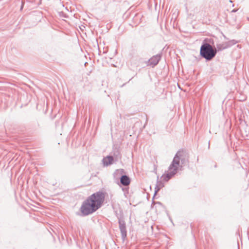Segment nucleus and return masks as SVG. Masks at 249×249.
Returning <instances> with one entry per match:
<instances>
[{"label": "nucleus", "mask_w": 249, "mask_h": 249, "mask_svg": "<svg viewBox=\"0 0 249 249\" xmlns=\"http://www.w3.org/2000/svg\"><path fill=\"white\" fill-rule=\"evenodd\" d=\"M164 186V183L161 181L159 180V177L157 180V183L155 187V193L153 198L156 194Z\"/></svg>", "instance_id": "7"}, {"label": "nucleus", "mask_w": 249, "mask_h": 249, "mask_svg": "<svg viewBox=\"0 0 249 249\" xmlns=\"http://www.w3.org/2000/svg\"><path fill=\"white\" fill-rule=\"evenodd\" d=\"M125 174V172L124 169H117L113 173V177L116 179L119 178L122 185L124 186H127L130 183V178Z\"/></svg>", "instance_id": "4"}, {"label": "nucleus", "mask_w": 249, "mask_h": 249, "mask_svg": "<svg viewBox=\"0 0 249 249\" xmlns=\"http://www.w3.org/2000/svg\"><path fill=\"white\" fill-rule=\"evenodd\" d=\"M23 8V6L22 5L21 7V9H22Z\"/></svg>", "instance_id": "15"}, {"label": "nucleus", "mask_w": 249, "mask_h": 249, "mask_svg": "<svg viewBox=\"0 0 249 249\" xmlns=\"http://www.w3.org/2000/svg\"><path fill=\"white\" fill-rule=\"evenodd\" d=\"M230 2H231V3H232V0H230Z\"/></svg>", "instance_id": "14"}, {"label": "nucleus", "mask_w": 249, "mask_h": 249, "mask_svg": "<svg viewBox=\"0 0 249 249\" xmlns=\"http://www.w3.org/2000/svg\"><path fill=\"white\" fill-rule=\"evenodd\" d=\"M236 11H237V10L233 9V10H232V11H231V12H236Z\"/></svg>", "instance_id": "12"}, {"label": "nucleus", "mask_w": 249, "mask_h": 249, "mask_svg": "<svg viewBox=\"0 0 249 249\" xmlns=\"http://www.w3.org/2000/svg\"><path fill=\"white\" fill-rule=\"evenodd\" d=\"M161 53H159L152 56L147 61V66H151L153 68L154 67L159 63L161 59Z\"/></svg>", "instance_id": "6"}, {"label": "nucleus", "mask_w": 249, "mask_h": 249, "mask_svg": "<svg viewBox=\"0 0 249 249\" xmlns=\"http://www.w3.org/2000/svg\"><path fill=\"white\" fill-rule=\"evenodd\" d=\"M113 158L112 156H107L103 159V162L105 166H108L113 163Z\"/></svg>", "instance_id": "8"}, {"label": "nucleus", "mask_w": 249, "mask_h": 249, "mask_svg": "<svg viewBox=\"0 0 249 249\" xmlns=\"http://www.w3.org/2000/svg\"><path fill=\"white\" fill-rule=\"evenodd\" d=\"M216 167H217L216 164H215V165H214V167H215V168H216Z\"/></svg>", "instance_id": "13"}, {"label": "nucleus", "mask_w": 249, "mask_h": 249, "mask_svg": "<svg viewBox=\"0 0 249 249\" xmlns=\"http://www.w3.org/2000/svg\"><path fill=\"white\" fill-rule=\"evenodd\" d=\"M229 48V46L228 45L227 42H223L222 43L217 44L216 45L217 51H222L224 49Z\"/></svg>", "instance_id": "9"}, {"label": "nucleus", "mask_w": 249, "mask_h": 249, "mask_svg": "<svg viewBox=\"0 0 249 249\" xmlns=\"http://www.w3.org/2000/svg\"><path fill=\"white\" fill-rule=\"evenodd\" d=\"M188 154L185 151H178L168 168V172L161 176L163 180L168 181L173 178L177 173L179 168L181 169L188 163Z\"/></svg>", "instance_id": "2"}, {"label": "nucleus", "mask_w": 249, "mask_h": 249, "mask_svg": "<svg viewBox=\"0 0 249 249\" xmlns=\"http://www.w3.org/2000/svg\"><path fill=\"white\" fill-rule=\"evenodd\" d=\"M118 223L119 224V229L121 231L122 239L123 241H124L127 235L125 222L123 219H119Z\"/></svg>", "instance_id": "5"}, {"label": "nucleus", "mask_w": 249, "mask_h": 249, "mask_svg": "<svg viewBox=\"0 0 249 249\" xmlns=\"http://www.w3.org/2000/svg\"><path fill=\"white\" fill-rule=\"evenodd\" d=\"M104 193L97 192L87 198L83 203L80 208L82 216L88 215L96 211L102 205L105 200Z\"/></svg>", "instance_id": "1"}, {"label": "nucleus", "mask_w": 249, "mask_h": 249, "mask_svg": "<svg viewBox=\"0 0 249 249\" xmlns=\"http://www.w3.org/2000/svg\"><path fill=\"white\" fill-rule=\"evenodd\" d=\"M217 53V50L208 43L203 41L200 49V56L207 61H210L215 57Z\"/></svg>", "instance_id": "3"}, {"label": "nucleus", "mask_w": 249, "mask_h": 249, "mask_svg": "<svg viewBox=\"0 0 249 249\" xmlns=\"http://www.w3.org/2000/svg\"><path fill=\"white\" fill-rule=\"evenodd\" d=\"M154 205H158L160 206H161V205H162L161 203H160V202H154Z\"/></svg>", "instance_id": "11"}, {"label": "nucleus", "mask_w": 249, "mask_h": 249, "mask_svg": "<svg viewBox=\"0 0 249 249\" xmlns=\"http://www.w3.org/2000/svg\"><path fill=\"white\" fill-rule=\"evenodd\" d=\"M237 42L238 41L234 39H232L227 42L228 45L229 46V48L232 46V45L236 44Z\"/></svg>", "instance_id": "10"}]
</instances>
